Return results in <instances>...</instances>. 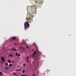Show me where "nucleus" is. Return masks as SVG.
I'll return each instance as SVG.
<instances>
[{
	"instance_id": "1",
	"label": "nucleus",
	"mask_w": 76,
	"mask_h": 76,
	"mask_svg": "<svg viewBox=\"0 0 76 76\" xmlns=\"http://www.w3.org/2000/svg\"><path fill=\"white\" fill-rule=\"evenodd\" d=\"M28 18H26V20L29 23H32V20L31 19V18H33V15H32V13H29L27 14Z\"/></svg>"
},
{
	"instance_id": "2",
	"label": "nucleus",
	"mask_w": 76,
	"mask_h": 76,
	"mask_svg": "<svg viewBox=\"0 0 76 76\" xmlns=\"http://www.w3.org/2000/svg\"><path fill=\"white\" fill-rule=\"evenodd\" d=\"M37 7L35 6V5H34L31 6V12L33 14H36V9Z\"/></svg>"
},
{
	"instance_id": "3",
	"label": "nucleus",
	"mask_w": 76,
	"mask_h": 76,
	"mask_svg": "<svg viewBox=\"0 0 76 76\" xmlns=\"http://www.w3.org/2000/svg\"><path fill=\"white\" fill-rule=\"evenodd\" d=\"M38 56L39 58H38V56H37V54H36L35 57V60H37V63H38V60H39V55L38 54Z\"/></svg>"
},
{
	"instance_id": "4",
	"label": "nucleus",
	"mask_w": 76,
	"mask_h": 76,
	"mask_svg": "<svg viewBox=\"0 0 76 76\" xmlns=\"http://www.w3.org/2000/svg\"><path fill=\"white\" fill-rule=\"evenodd\" d=\"M36 52H37V50H36L32 54V56L31 57H32V58H34V57L35 56V55L36 54Z\"/></svg>"
},
{
	"instance_id": "5",
	"label": "nucleus",
	"mask_w": 76,
	"mask_h": 76,
	"mask_svg": "<svg viewBox=\"0 0 76 76\" xmlns=\"http://www.w3.org/2000/svg\"><path fill=\"white\" fill-rule=\"evenodd\" d=\"M43 3V1L42 0H41L39 2V4L38 5L39 6L40 5H41L40 6H39V7H41V4Z\"/></svg>"
},
{
	"instance_id": "6",
	"label": "nucleus",
	"mask_w": 76,
	"mask_h": 76,
	"mask_svg": "<svg viewBox=\"0 0 76 76\" xmlns=\"http://www.w3.org/2000/svg\"><path fill=\"white\" fill-rule=\"evenodd\" d=\"M1 61H3V62H5V61H4V57L3 56L1 58Z\"/></svg>"
},
{
	"instance_id": "7",
	"label": "nucleus",
	"mask_w": 76,
	"mask_h": 76,
	"mask_svg": "<svg viewBox=\"0 0 76 76\" xmlns=\"http://www.w3.org/2000/svg\"><path fill=\"white\" fill-rule=\"evenodd\" d=\"M11 50L12 51H17V49L15 48H12Z\"/></svg>"
},
{
	"instance_id": "8",
	"label": "nucleus",
	"mask_w": 76,
	"mask_h": 76,
	"mask_svg": "<svg viewBox=\"0 0 76 76\" xmlns=\"http://www.w3.org/2000/svg\"><path fill=\"white\" fill-rule=\"evenodd\" d=\"M24 29L25 30H26V29H28V28L27 27V26L26 25H25V23H24Z\"/></svg>"
},
{
	"instance_id": "9",
	"label": "nucleus",
	"mask_w": 76,
	"mask_h": 76,
	"mask_svg": "<svg viewBox=\"0 0 76 76\" xmlns=\"http://www.w3.org/2000/svg\"><path fill=\"white\" fill-rule=\"evenodd\" d=\"M28 7L29 8V6H27V10H28V12H29V13H31V10H30L29 11V9H28Z\"/></svg>"
},
{
	"instance_id": "10",
	"label": "nucleus",
	"mask_w": 76,
	"mask_h": 76,
	"mask_svg": "<svg viewBox=\"0 0 76 76\" xmlns=\"http://www.w3.org/2000/svg\"><path fill=\"white\" fill-rule=\"evenodd\" d=\"M34 45L35 47H36V48L38 50V47H37V45H36L35 43H34Z\"/></svg>"
},
{
	"instance_id": "11",
	"label": "nucleus",
	"mask_w": 76,
	"mask_h": 76,
	"mask_svg": "<svg viewBox=\"0 0 76 76\" xmlns=\"http://www.w3.org/2000/svg\"><path fill=\"white\" fill-rule=\"evenodd\" d=\"M25 23H26L28 26V27H29V23H28V22H25Z\"/></svg>"
},
{
	"instance_id": "12",
	"label": "nucleus",
	"mask_w": 76,
	"mask_h": 76,
	"mask_svg": "<svg viewBox=\"0 0 76 76\" xmlns=\"http://www.w3.org/2000/svg\"><path fill=\"white\" fill-rule=\"evenodd\" d=\"M13 57V55H12V54H10V55L9 56V57Z\"/></svg>"
},
{
	"instance_id": "13",
	"label": "nucleus",
	"mask_w": 76,
	"mask_h": 76,
	"mask_svg": "<svg viewBox=\"0 0 76 76\" xmlns=\"http://www.w3.org/2000/svg\"><path fill=\"white\" fill-rule=\"evenodd\" d=\"M15 38H16V37H12V39H15Z\"/></svg>"
},
{
	"instance_id": "14",
	"label": "nucleus",
	"mask_w": 76,
	"mask_h": 76,
	"mask_svg": "<svg viewBox=\"0 0 76 76\" xmlns=\"http://www.w3.org/2000/svg\"><path fill=\"white\" fill-rule=\"evenodd\" d=\"M5 68L6 70H8L9 69H10V68H7L6 67H5Z\"/></svg>"
},
{
	"instance_id": "15",
	"label": "nucleus",
	"mask_w": 76,
	"mask_h": 76,
	"mask_svg": "<svg viewBox=\"0 0 76 76\" xmlns=\"http://www.w3.org/2000/svg\"><path fill=\"white\" fill-rule=\"evenodd\" d=\"M8 62L9 63H11V61H10V60H8Z\"/></svg>"
},
{
	"instance_id": "16",
	"label": "nucleus",
	"mask_w": 76,
	"mask_h": 76,
	"mask_svg": "<svg viewBox=\"0 0 76 76\" xmlns=\"http://www.w3.org/2000/svg\"><path fill=\"white\" fill-rule=\"evenodd\" d=\"M13 66V65L12 64H9V66L10 67H11V66Z\"/></svg>"
},
{
	"instance_id": "17",
	"label": "nucleus",
	"mask_w": 76,
	"mask_h": 76,
	"mask_svg": "<svg viewBox=\"0 0 76 76\" xmlns=\"http://www.w3.org/2000/svg\"><path fill=\"white\" fill-rule=\"evenodd\" d=\"M21 76H26V75H21Z\"/></svg>"
},
{
	"instance_id": "18",
	"label": "nucleus",
	"mask_w": 76,
	"mask_h": 76,
	"mask_svg": "<svg viewBox=\"0 0 76 76\" xmlns=\"http://www.w3.org/2000/svg\"><path fill=\"white\" fill-rule=\"evenodd\" d=\"M5 64H6V66H8V63H6Z\"/></svg>"
},
{
	"instance_id": "19",
	"label": "nucleus",
	"mask_w": 76,
	"mask_h": 76,
	"mask_svg": "<svg viewBox=\"0 0 76 76\" xmlns=\"http://www.w3.org/2000/svg\"><path fill=\"white\" fill-rule=\"evenodd\" d=\"M16 56H18V52L16 53Z\"/></svg>"
},
{
	"instance_id": "20",
	"label": "nucleus",
	"mask_w": 76,
	"mask_h": 76,
	"mask_svg": "<svg viewBox=\"0 0 76 76\" xmlns=\"http://www.w3.org/2000/svg\"><path fill=\"white\" fill-rule=\"evenodd\" d=\"M18 56H20V54H19V53H18Z\"/></svg>"
},
{
	"instance_id": "21",
	"label": "nucleus",
	"mask_w": 76,
	"mask_h": 76,
	"mask_svg": "<svg viewBox=\"0 0 76 76\" xmlns=\"http://www.w3.org/2000/svg\"><path fill=\"white\" fill-rule=\"evenodd\" d=\"M26 48H29V47H28V46H26Z\"/></svg>"
},
{
	"instance_id": "22",
	"label": "nucleus",
	"mask_w": 76,
	"mask_h": 76,
	"mask_svg": "<svg viewBox=\"0 0 76 76\" xmlns=\"http://www.w3.org/2000/svg\"><path fill=\"white\" fill-rule=\"evenodd\" d=\"M29 58V56H28L27 58H26V60H28Z\"/></svg>"
},
{
	"instance_id": "23",
	"label": "nucleus",
	"mask_w": 76,
	"mask_h": 76,
	"mask_svg": "<svg viewBox=\"0 0 76 76\" xmlns=\"http://www.w3.org/2000/svg\"><path fill=\"white\" fill-rule=\"evenodd\" d=\"M24 72H25V70H23V73H24Z\"/></svg>"
},
{
	"instance_id": "24",
	"label": "nucleus",
	"mask_w": 76,
	"mask_h": 76,
	"mask_svg": "<svg viewBox=\"0 0 76 76\" xmlns=\"http://www.w3.org/2000/svg\"><path fill=\"white\" fill-rule=\"evenodd\" d=\"M0 74H1V75H3V73H2L1 72H0Z\"/></svg>"
},
{
	"instance_id": "25",
	"label": "nucleus",
	"mask_w": 76,
	"mask_h": 76,
	"mask_svg": "<svg viewBox=\"0 0 76 76\" xmlns=\"http://www.w3.org/2000/svg\"><path fill=\"white\" fill-rule=\"evenodd\" d=\"M14 45H16V44H18V43H14Z\"/></svg>"
},
{
	"instance_id": "26",
	"label": "nucleus",
	"mask_w": 76,
	"mask_h": 76,
	"mask_svg": "<svg viewBox=\"0 0 76 76\" xmlns=\"http://www.w3.org/2000/svg\"><path fill=\"white\" fill-rule=\"evenodd\" d=\"M35 73H34L33 74V75L32 76H35Z\"/></svg>"
},
{
	"instance_id": "27",
	"label": "nucleus",
	"mask_w": 76,
	"mask_h": 76,
	"mask_svg": "<svg viewBox=\"0 0 76 76\" xmlns=\"http://www.w3.org/2000/svg\"><path fill=\"white\" fill-rule=\"evenodd\" d=\"M26 66V64H23V66Z\"/></svg>"
},
{
	"instance_id": "28",
	"label": "nucleus",
	"mask_w": 76,
	"mask_h": 76,
	"mask_svg": "<svg viewBox=\"0 0 76 76\" xmlns=\"http://www.w3.org/2000/svg\"><path fill=\"white\" fill-rule=\"evenodd\" d=\"M13 75H16V74L15 73H13Z\"/></svg>"
},
{
	"instance_id": "29",
	"label": "nucleus",
	"mask_w": 76,
	"mask_h": 76,
	"mask_svg": "<svg viewBox=\"0 0 76 76\" xmlns=\"http://www.w3.org/2000/svg\"><path fill=\"white\" fill-rule=\"evenodd\" d=\"M35 2L36 3H38V1H35Z\"/></svg>"
},
{
	"instance_id": "30",
	"label": "nucleus",
	"mask_w": 76,
	"mask_h": 76,
	"mask_svg": "<svg viewBox=\"0 0 76 76\" xmlns=\"http://www.w3.org/2000/svg\"><path fill=\"white\" fill-rule=\"evenodd\" d=\"M20 70H21V69H20L18 70V71H20Z\"/></svg>"
},
{
	"instance_id": "31",
	"label": "nucleus",
	"mask_w": 76,
	"mask_h": 76,
	"mask_svg": "<svg viewBox=\"0 0 76 76\" xmlns=\"http://www.w3.org/2000/svg\"><path fill=\"white\" fill-rule=\"evenodd\" d=\"M16 71H19V69H16Z\"/></svg>"
},
{
	"instance_id": "32",
	"label": "nucleus",
	"mask_w": 76,
	"mask_h": 76,
	"mask_svg": "<svg viewBox=\"0 0 76 76\" xmlns=\"http://www.w3.org/2000/svg\"><path fill=\"white\" fill-rule=\"evenodd\" d=\"M27 62H29V61H28V60H27Z\"/></svg>"
},
{
	"instance_id": "33",
	"label": "nucleus",
	"mask_w": 76,
	"mask_h": 76,
	"mask_svg": "<svg viewBox=\"0 0 76 76\" xmlns=\"http://www.w3.org/2000/svg\"><path fill=\"white\" fill-rule=\"evenodd\" d=\"M33 50H34V49H32V51H33Z\"/></svg>"
},
{
	"instance_id": "34",
	"label": "nucleus",
	"mask_w": 76,
	"mask_h": 76,
	"mask_svg": "<svg viewBox=\"0 0 76 76\" xmlns=\"http://www.w3.org/2000/svg\"><path fill=\"white\" fill-rule=\"evenodd\" d=\"M12 63H14V61H12Z\"/></svg>"
},
{
	"instance_id": "35",
	"label": "nucleus",
	"mask_w": 76,
	"mask_h": 76,
	"mask_svg": "<svg viewBox=\"0 0 76 76\" xmlns=\"http://www.w3.org/2000/svg\"><path fill=\"white\" fill-rule=\"evenodd\" d=\"M2 62V61H1V63L3 64V63Z\"/></svg>"
},
{
	"instance_id": "36",
	"label": "nucleus",
	"mask_w": 76,
	"mask_h": 76,
	"mask_svg": "<svg viewBox=\"0 0 76 76\" xmlns=\"http://www.w3.org/2000/svg\"><path fill=\"white\" fill-rule=\"evenodd\" d=\"M20 66V65H19V66H18V67H19V66Z\"/></svg>"
},
{
	"instance_id": "37",
	"label": "nucleus",
	"mask_w": 76,
	"mask_h": 76,
	"mask_svg": "<svg viewBox=\"0 0 76 76\" xmlns=\"http://www.w3.org/2000/svg\"><path fill=\"white\" fill-rule=\"evenodd\" d=\"M0 76H3V75H0Z\"/></svg>"
},
{
	"instance_id": "38",
	"label": "nucleus",
	"mask_w": 76,
	"mask_h": 76,
	"mask_svg": "<svg viewBox=\"0 0 76 76\" xmlns=\"http://www.w3.org/2000/svg\"><path fill=\"white\" fill-rule=\"evenodd\" d=\"M4 48H5V47H4V48L3 49H4Z\"/></svg>"
},
{
	"instance_id": "39",
	"label": "nucleus",
	"mask_w": 76,
	"mask_h": 76,
	"mask_svg": "<svg viewBox=\"0 0 76 76\" xmlns=\"http://www.w3.org/2000/svg\"><path fill=\"white\" fill-rule=\"evenodd\" d=\"M10 76H12V75H10Z\"/></svg>"
},
{
	"instance_id": "40",
	"label": "nucleus",
	"mask_w": 76,
	"mask_h": 76,
	"mask_svg": "<svg viewBox=\"0 0 76 76\" xmlns=\"http://www.w3.org/2000/svg\"><path fill=\"white\" fill-rule=\"evenodd\" d=\"M5 59H6V58H5Z\"/></svg>"
}]
</instances>
